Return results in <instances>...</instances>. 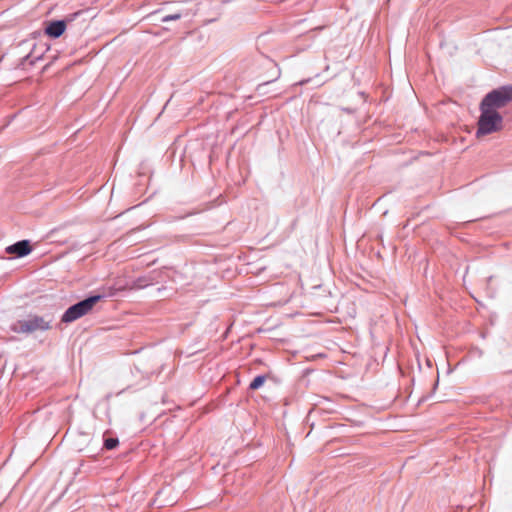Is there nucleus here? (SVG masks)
<instances>
[{
	"instance_id": "1",
	"label": "nucleus",
	"mask_w": 512,
	"mask_h": 512,
	"mask_svg": "<svg viewBox=\"0 0 512 512\" xmlns=\"http://www.w3.org/2000/svg\"><path fill=\"white\" fill-rule=\"evenodd\" d=\"M163 274L164 272L161 270H153L132 281L119 278L111 284L108 282L106 286L98 288V301L103 298L118 296L126 289H143L147 286L159 283Z\"/></svg>"
},
{
	"instance_id": "2",
	"label": "nucleus",
	"mask_w": 512,
	"mask_h": 512,
	"mask_svg": "<svg viewBox=\"0 0 512 512\" xmlns=\"http://www.w3.org/2000/svg\"><path fill=\"white\" fill-rule=\"evenodd\" d=\"M212 5L211 0H202L195 4L192 8H182L174 13L166 14L161 18L162 22L176 21L180 19L190 20L193 16H199L203 24H209L216 21L219 13L215 11L211 17H206L205 10Z\"/></svg>"
},
{
	"instance_id": "3",
	"label": "nucleus",
	"mask_w": 512,
	"mask_h": 512,
	"mask_svg": "<svg viewBox=\"0 0 512 512\" xmlns=\"http://www.w3.org/2000/svg\"><path fill=\"white\" fill-rule=\"evenodd\" d=\"M480 115L477 121L476 137L501 131L503 128V116L499 111H493L479 105Z\"/></svg>"
},
{
	"instance_id": "4",
	"label": "nucleus",
	"mask_w": 512,
	"mask_h": 512,
	"mask_svg": "<svg viewBox=\"0 0 512 512\" xmlns=\"http://www.w3.org/2000/svg\"><path fill=\"white\" fill-rule=\"evenodd\" d=\"M511 101L512 85H503L488 92L482 98L479 105L493 111H498Z\"/></svg>"
},
{
	"instance_id": "5",
	"label": "nucleus",
	"mask_w": 512,
	"mask_h": 512,
	"mask_svg": "<svg viewBox=\"0 0 512 512\" xmlns=\"http://www.w3.org/2000/svg\"><path fill=\"white\" fill-rule=\"evenodd\" d=\"M95 306L96 296H90L87 299L69 307L62 315L61 322L66 324L74 322L90 313Z\"/></svg>"
},
{
	"instance_id": "6",
	"label": "nucleus",
	"mask_w": 512,
	"mask_h": 512,
	"mask_svg": "<svg viewBox=\"0 0 512 512\" xmlns=\"http://www.w3.org/2000/svg\"><path fill=\"white\" fill-rule=\"evenodd\" d=\"M50 324L51 319L46 320L44 317L32 315L27 319L15 322L12 326V330L16 333H32L38 330H48L51 327Z\"/></svg>"
},
{
	"instance_id": "7",
	"label": "nucleus",
	"mask_w": 512,
	"mask_h": 512,
	"mask_svg": "<svg viewBox=\"0 0 512 512\" xmlns=\"http://www.w3.org/2000/svg\"><path fill=\"white\" fill-rule=\"evenodd\" d=\"M32 248L28 240L19 241L6 248L8 254H15L17 257H24L31 252Z\"/></svg>"
},
{
	"instance_id": "8",
	"label": "nucleus",
	"mask_w": 512,
	"mask_h": 512,
	"mask_svg": "<svg viewBox=\"0 0 512 512\" xmlns=\"http://www.w3.org/2000/svg\"><path fill=\"white\" fill-rule=\"evenodd\" d=\"M66 30V23L64 21H52L47 23L45 27V34L50 38L60 37Z\"/></svg>"
},
{
	"instance_id": "9",
	"label": "nucleus",
	"mask_w": 512,
	"mask_h": 512,
	"mask_svg": "<svg viewBox=\"0 0 512 512\" xmlns=\"http://www.w3.org/2000/svg\"><path fill=\"white\" fill-rule=\"evenodd\" d=\"M102 439H103V446H102L101 450L111 451V450L116 449L120 444L119 438L109 430H107L103 433Z\"/></svg>"
},
{
	"instance_id": "10",
	"label": "nucleus",
	"mask_w": 512,
	"mask_h": 512,
	"mask_svg": "<svg viewBox=\"0 0 512 512\" xmlns=\"http://www.w3.org/2000/svg\"><path fill=\"white\" fill-rule=\"evenodd\" d=\"M267 379V376L266 375H263V374H260V375H257L256 377H254V379L250 382L249 384V389L250 390H258L259 388H261L265 381Z\"/></svg>"
},
{
	"instance_id": "11",
	"label": "nucleus",
	"mask_w": 512,
	"mask_h": 512,
	"mask_svg": "<svg viewBox=\"0 0 512 512\" xmlns=\"http://www.w3.org/2000/svg\"><path fill=\"white\" fill-rule=\"evenodd\" d=\"M212 5L210 8H206L205 15L206 17H211L215 11L220 14V5L218 0H211Z\"/></svg>"
},
{
	"instance_id": "12",
	"label": "nucleus",
	"mask_w": 512,
	"mask_h": 512,
	"mask_svg": "<svg viewBox=\"0 0 512 512\" xmlns=\"http://www.w3.org/2000/svg\"><path fill=\"white\" fill-rule=\"evenodd\" d=\"M144 227H137L136 229H133L132 231L143 229Z\"/></svg>"
},
{
	"instance_id": "13",
	"label": "nucleus",
	"mask_w": 512,
	"mask_h": 512,
	"mask_svg": "<svg viewBox=\"0 0 512 512\" xmlns=\"http://www.w3.org/2000/svg\"><path fill=\"white\" fill-rule=\"evenodd\" d=\"M307 82H308V80H306V81H301V82H300V85H303V84H305V83H307Z\"/></svg>"
},
{
	"instance_id": "14",
	"label": "nucleus",
	"mask_w": 512,
	"mask_h": 512,
	"mask_svg": "<svg viewBox=\"0 0 512 512\" xmlns=\"http://www.w3.org/2000/svg\"><path fill=\"white\" fill-rule=\"evenodd\" d=\"M102 189H103V187H99V188L97 189V192L99 193Z\"/></svg>"
}]
</instances>
